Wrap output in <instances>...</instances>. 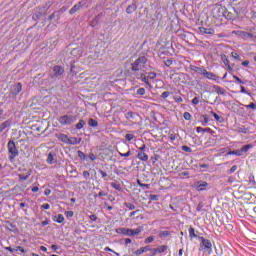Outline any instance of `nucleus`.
Wrapping results in <instances>:
<instances>
[{
  "instance_id": "nucleus-45",
  "label": "nucleus",
  "mask_w": 256,
  "mask_h": 256,
  "mask_svg": "<svg viewBox=\"0 0 256 256\" xmlns=\"http://www.w3.org/2000/svg\"><path fill=\"white\" fill-rule=\"evenodd\" d=\"M182 151L186 153H191L193 150L189 146H182Z\"/></svg>"
},
{
  "instance_id": "nucleus-3",
  "label": "nucleus",
  "mask_w": 256,
  "mask_h": 256,
  "mask_svg": "<svg viewBox=\"0 0 256 256\" xmlns=\"http://www.w3.org/2000/svg\"><path fill=\"white\" fill-rule=\"evenodd\" d=\"M143 231L142 227H138L135 229H129V228H117L115 232L118 235H125L126 237H134V235H139Z\"/></svg>"
},
{
  "instance_id": "nucleus-60",
  "label": "nucleus",
  "mask_w": 256,
  "mask_h": 256,
  "mask_svg": "<svg viewBox=\"0 0 256 256\" xmlns=\"http://www.w3.org/2000/svg\"><path fill=\"white\" fill-rule=\"evenodd\" d=\"M41 208L42 209H51V205H49L48 203H46V204H43L42 206H41Z\"/></svg>"
},
{
  "instance_id": "nucleus-31",
  "label": "nucleus",
  "mask_w": 256,
  "mask_h": 256,
  "mask_svg": "<svg viewBox=\"0 0 256 256\" xmlns=\"http://www.w3.org/2000/svg\"><path fill=\"white\" fill-rule=\"evenodd\" d=\"M29 177H31V172H27L26 175H19L20 181H27V179H29Z\"/></svg>"
},
{
  "instance_id": "nucleus-19",
  "label": "nucleus",
  "mask_w": 256,
  "mask_h": 256,
  "mask_svg": "<svg viewBox=\"0 0 256 256\" xmlns=\"http://www.w3.org/2000/svg\"><path fill=\"white\" fill-rule=\"evenodd\" d=\"M10 126H11V121L7 120L0 125V131H4V129H7V127H10Z\"/></svg>"
},
{
  "instance_id": "nucleus-50",
  "label": "nucleus",
  "mask_w": 256,
  "mask_h": 256,
  "mask_svg": "<svg viewBox=\"0 0 256 256\" xmlns=\"http://www.w3.org/2000/svg\"><path fill=\"white\" fill-rule=\"evenodd\" d=\"M169 95H171V92L165 91L162 93L161 97H162V99H167V97H169Z\"/></svg>"
},
{
  "instance_id": "nucleus-4",
  "label": "nucleus",
  "mask_w": 256,
  "mask_h": 256,
  "mask_svg": "<svg viewBox=\"0 0 256 256\" xmlns=\"http://www.w3.org/2000/svg\"><path fill=\"white\" fill-rule=\"evenodd\" d=\"M65 73V68H63V66L61 65H56L53 66L52 71L50 73V77L51 79H53V81H57V79H61V77H63Z\"/></svg>"
},
{
  "instance_id": "nucleus-35",
  "label": "nucleus",
  "mask_w": 256,
  "mask_h": 256,
  "mask_svg": "<svg viewBox=\"0 0 256 256\" xmlns=\"http://www.w3.org/2000/svg\"><path fill=\"white\" fill-rule=\"evenodd\" d=\"M126 119H134L135 117V113H133L132 111H129L125 114Z\"/></svg>"
},
{
  "instance_id": "nucleus-27",
  "label": "nucleus",
  "mask_w": 256,
  "mask_h": 256,
  "mask_svg": "<svg viewBox=\"0 0 256 256\" xmlns=\"http://www.w3.org/2000/svg\"><path fill=\"white\" fill-rule=\"evenodd\" d=\"M211 114L213 115L214 119L218 121V123H223V117L219 116L217 113L211 111Z\"/></svg>"
},
{
  "instance_id": "nucleus-54",
  "label": "nucleus",
  "mask_w": 256,
  "mask_h": 256,
  "mask_svg": "<svg viewBox=\"0 0 256 256\" xmlns=\"http://www.w3.org/2000/svg\"><path fill=\"white\" fill-rule=\"evenodd\" d=\"M143 253H145V252H143V248H140V249H138V250H136V251L134 252V255L139 256V255H143Z\"/></svg>"
},
{
  "instance_id": "nucleus-5",
  "label": "nucleus",
  "mask_w": 256,
  "mask_h": 256,
  "mask_svg": "<svg viewBox=\"0 0 256 256\" xmlns=\"http://www.w3.org/2000/svg\"><path fill=\"white\" fill-rule=\"evenodd\" d=\"M8 153L10 162L13 163V161H15V157L19 156V150H17V146H15L14 141L8 142Z\"/></svg>"
},
{
  "instance_id": "nucleus-26",
  "label": "nucleus",
  "mask_w": 256,
  "mask_h": 256,
  "mask_svg": "<svg viewBox=\"0 0 256 256\" xmlns=\"http://www.w3.org/2000/svg\"><path fill=\"white\" fill-rule=\"evenodd\" d=\"M54 161H55V156L53 155V153H49L47 157V163L49 165H53Z\"/></svg>"
},
{
  "instance_id": "nucleus-42",
  "label": "nucleus",
  "mask_w": 256,
  "mask_h": 256,
  "mask_svg": "<svg viewBox=\"0 0 256 256\" xmlns=\"http://www.w3.org/2000/svg\"><path fill=\"white\" fill-rule=\"evenodd\" d=\"M183 117L186 121H191V114L189 112H185Z\"/></svg>"
},
{
  "instance_id": "nucleus-43",
  "label": "nucleus",
  "mask_w": 256,
  "mask_h": 256,
  "mask_svg": "<svg viewBox=\"0 0 256 256\" xmlns=\"http://www.w3.org/2000/svg\"><path fill=\"white\" fill-rule=\"evenodd\" d=\"M245 107H246V109H253V110H255L256 109V104L252 102V103H250L248 105H245Z\"/></svg>"
},
{
  "instance_id": "nucleus-9",
  "label": "nucleus",
  "mask_w": 256,
  "mask_h": 256,
  "mask_svg": "<svg viewBox=\"0 0 256 256\" xmlns=\"http://www.w3.org/2000/svg\"><path fill=\"white\" fill-rule=\"evenodd\" d=\"M235 35H238V37H242V39H253V34L250 32L245 31H234Z\"/></svg>"
},
{
  "instance_id": "nucleus-16",
  "label": "nucleus",
  "mask_w": 256,
  "mask_h": 256,
  "mask_svg": "<svg viewBox=\"0 0 256 256\" xmlns=\"http://www.w3.org/2000/svg\"><path fill=\"white\" fill-rule=\"evenodd\" d=\"M138 159H140V161H149V155L143 151L138 152Z\"/></svg>"
},
{
  "instance_id": "nucleus-39",
  "label": "nucleus",
  "mask_w": 256,
  "mask_h": 256,
  "mask_svg": "<svg viewBox=\"0 0 256 256\" xmlns=\"http://www.w3.org/2000/svg\"><path fill=\"white\" fill-rule=\"evenodd\" d=\"M125 139H126V141H133V139H135V135L134 134H126Z\"/></svg>"
},
{
  "instance_id": "nucleus-13",
  "label": "nucleus",
  "mask_w": 256,
  "mask_h": 256,
  "mask_svg": "<svg viewBox=\"0 0 256 256\" xmlns=\"http://www.w3.org/2000/svg\"><path fill=\"white\" fill-rule=\"evenodd\" d=\"M79 143H81V138L70 137V138H68L67 145H79Z\"/></svg>"
},
{
  "instance_id": "nucleus-10",
  "label": "nucleus",
  "mask_w": 256,
  "mask_h": 256,
  "mask_svg": "<svg viewBox=\"0 0 256 256\" xmlns=\"http://www.w3.org/2000/svg\"><path fill=\"white\" fill-rule=\"evenodd\" d=\"M20 91H23V85L21 83H16L11 88L12 95H19Z\"/></svg>"
},
{
  "instance_id": "nucleus-49",
  "label": "nucleus",
  "mask_w": 256,
  "mask_h": 256,
  "mask_svg": "<svg viewBox=\"0 0 256 256\" xmlns=\"http://www.w3.org/2000/svg\"><path fill=\"white\" fill-rule=\"evenodd\" d=\"M65 215H66L67 219H71V217H73V215H74V212L73 211H66Z\"/></svg>"
},
{
  "instance_id": "nucleus-59",
  "label": "nucleus",
  "mask_w": 256,
  "mask_h": 256,
  "mask_svg": "<svg viewBox=\"0 0 256 256\" xmlns=\"http://www.w3.org/2000/svg\"><path fill=\"white\" fill-rule=\"evenodd\" d=\"M150 199H151V201H158L159 200V196H157V195H150Z\"/></svg>"
},
{
  "instance_id": "nucleus-56",
  "label": "nucleus",
  "mask_w": 256,
  "mask_h": 256,
  "mask_svg": "<svg viewBox=\"0 0 256 256\" xmlns=\"http://www.w3.org/2000/svg\"><path fill=\"white\" fill-rule=\"evenodd\" d=\"M235 171H237V165L232 166V167L230 168V170H229V173H230V174H233V173H235Z\"/></svg>"
},
{
  "instance_id": "nucleus-1",
  "label": "nucleus",
  "mask_w": 256,
  "mask_h": 256,
  "mask_svg": "<svg viewBox=\"0 0 256 256\" xmlns=\"http://www.w3.org/2000/svg\"><path fill=\"white\" fill-rule=\"evenodd\" d=\"M132 71H134V77L135 73H139L138 71H147V58L144 56L138 57L134 63H132Z\"/></svg>"
},
{
  "instance_id": "nucleus-55",
  "label": "nucleus",
  "mask_w": 256,
  "mask_h": 256,
  "mask_svg": "<svg viewBox=\"0 0 256 256\" xmlns=\"http://www.w3.org/2000/svg\"><path fill=\"white\" fill-rule=\"evenodd\" d=\"M83 177H84V179H89V177H91V174L89 173V171H84Z\"/></svg>"
},
{
  "instance_id": "nucleus-34",
  "label": "nucleus",
  "mask_w": 256,
  "mask_h": 256,
  "mask_svg": "<svg viewBox=\"0 0 256 256\" xmlns=\"http://www.w3.org/2000/svg\"><path fill=\"white\" fill-rule=\"evenodd\" d=\"M78 157H79L82 161H85V159H87V155H85V153H83V151H81V150L78 151Z\"/></svg>"
},
{
  "instance_id": "nucleus-20",
  "label": "nucleus",
  "mask_w": 256,
  "mask_h": 256,
  "mask_svg": "<svg viewBox=\"0 0 256 256\" xmlns=\"http://www.w3.org/2000/svg\"><path fill=\"white\" fill-rule=\"evenodd\" d=\"M88 125L90 127H99V122H97V120L93 119V118H90L88 120Z\"/></svg>"
},
{
  "instance_id": "nucleus-11",
  "label": "nucleus",
  "mask_w": 256,
  "mask_h": 256,
  "mask_svg": "<svg viewBox=\"0 0 256 256\" xmlns=\"http://www.w3.org/2000/svg\"><path fill=\"white\" fill-rule=\"evenodd\" d=\"M206 79H210V81H217L218 77L213 72L207 71V69L204 70V73L202 74Z\"/></svg>"
},
{
  "instance_id": "nucleus-17",
  "label": "nucleus",
  "mask_w": 256,
  "mask_h": 256,
  "mask_svg": "<svg viewBox=\"0 0 256 256\" xmlns=\"http://www.w3.org/2000/svg\"><path fill=\"white\" fill-rule=\"evenodd\" d=\"M81 9V2L78 4H75L69 11L70 15H73L74 13H77Z\"/></svg>"
},
{
  "instance_id": "nucleus-62",
  "label": "nucleus",
  "mask_w": 256,
  "mask_h": 256,
  "mask_svg": "<svg viewBox=\"0 0 256 256\" xmlns=\"http://www.w3.org/2000/svg\"><path fill=\"white\" fill-rule=\"evenodd\" d=\"M142 251L144 253H147V251H151L150 247L149 246H145V247H142Z\"/></svg>"
},
{
  "instance_id": "nucleus-14",
  "label": "nucleus",
  "mask_w": 256,
  "mask_h": 256,
  "mask_svg": "<svg viewBox=\"0 0 256 256\" xmlns=\"http://www.w3.org/2000/svg\"><path fill=\"white\" fill-rule=\"evenodd\" d=\"M57 139L62 143H65L66 145L67 143H69V136H67L66 134H58Z\"/></svg>"
},
{
  "instance_id": "nucleus-7",
  "label": "nucleus",
  "mask_w": 256,
  "mask_h": 256,
  "mask_svg": "<svg viewBox=\"0 0 256 256\" xmlns=\"http://www.w3.org/2000/svg\"><path fill=\"white\" fill-rule=\"evenodd\" d=\"M58 121L60 125H73V123H75V117L71 115H63L59 117Z\"/></svg>"
},
{
  "instance_id": "nucleus-6",
  "label": "nucleus",
  "mask_w": 256,
  "mask_h": 256,
  "mask_svg": "<svg viewBox=\"0 0 256 256\" xmlns=\"http://www.w3.org/2000/svg\"><path fill=\"white\" fill-rule=\"evenodd\" d=\"M200 247L204 251H208V253H211V251H213V244L211 243V240L206 239L205 237H200Z\"/></svg>"
},
{
  "instance_id": "nucleus-28",
  "label": "nucleus",
  "mask_w": 256,
  "mask_h": 256,
  "mask_svg": "<svg viewBox=\"0 0 256 256\" xmlns=\"http://www.w3.org/2000/svg\"><path fill=\"white\" fill-rule=\"evenodd\" d=\"M71 55H73L74 57H79V55H81V49H79V48H74V49L71 51Z\"/></svg>"
},
{
  "instance_id": "nucleus-15",
  "label": "nucleus",
  "mask_w": 256,
  "mask_h": 256,
  "mask_svg": "<svg viewBox=\"0 0 256 256\" xmlns=\"http://www.w3.org/2000/svg\"><path fill=\"white\" fill-rule=\"evenodd\" d=\"M52 220L54 221V223H63V221H65V217L63 216V214H58L53 216Z\"/></svg>"
},
{
  "instance_id": "nucleus-37",
  "label": "nucleus",
  "mask_w": 256,
  "mask_h": 256,
  "mask_svg": "<svg viewBox=\"0 0 256 256\" xmlns=\"http://www.w3.org/2000/svg\"><path fill=\"white\" fill-rule=\"evenodd\" d=\"M145 93H146L145 88H139V89L136 91V95H140V96L145 95Z\"/></svg>"
},
{
  "instance_id": "nucleus-12",
  "label": "nucleus",
  "mask_w": 256,
  "mask_h": 256,
  "mask_svg": "<svg viewBox=\"0 0 256 256\" xmlns=\"http://www.w3.org/2000/svg\"><path fill=\"white\" fill-rule=\"evenodd\" d=\"M191 71L198 73V75H203L205 73V68L197 67L195 65H190Z\"/></svg>"
},
{
  "instance_id": "nucleus-41",
  "label": "nucleus",
  "mask_w": 256,
  "mask_h": 256,
  "mask_svg": "<svg viewBox=\"0 0 256 256\" xmlns=\"http://www.w3.org/2000/svg\"><path fill=\"white\" fill-rule=\"evenodd\" d=\"M233 79H235V81H237L240 85H245V81L241 80V78H239L238 76H233Z\"/></svg>"
},
{
  "instance_id": "nucleus-64",
  "label": "nucleus",
  "mask_w": 256,
  "mask_h": 256,
  "mask_svg": "<svg viewBox=\"0 0 256 256\" xmlns=\"http://www.w3.org/2000/svg\"><path fill=\"white\" fill-rule=\"evenodd\" d=\"M90 220L91 221H96L97 220V216H95V214L90 215Z\"/></svg>"
},
{
  "instance_id": "nucleus-38",
  "label": "nucleus",
  "mask_w": 256,
  "mask_h": 256,
  "mask_svg": "<svg viewBox=\"0 0 256 256\" xmlns=\"http://www.w3.org/2000/svg\"><path fill=\"white\" fill-rule=\"evenodd\" d=\"M125 207H127V209H129V211H135V205L134 204L126 203Z\"/></svg>"
},
{
  "instance_id": "nucleus-58",
  "label": "nucleus",
  "mask_w": 256,
  "mask_h": 256,
  "mask_svg": "<svg viewBox=\"0 0 256 256\" xmlns=\"http://www.w3.org/2000/svg\"><path fill=\"white\" fill-rule=\"evenodd\" d=\"M192 103L193 105H199V98L198 97L193 98Z\"/></svg>"
},
{
  "instance_id": "nucleus-30",
  "label": "nucleus",
  "mask_w": 256,
  "mask_h": 256,
  "mask_svg": "<svg viewBox=\"0 0 256 256\" xmlns=\"http://www.w3.org/2000/svg\"><path fill=\"white\" fill-rule=\"evenodd\" d=\"M228 155H236V157H241L243 153H241V150H234V151L228 152Z\"/></svg>"
},
{
  "instance_id": "nucleus-25",
  "label": "nucleus",
  "mask_w": 256,
  "mask_h": 256,
  "mask_svg": "<svg viewBox=\"0 0 256 256\" xmlns=\"http://www.w3.org/2000/svg\"><path fill=\"white\" fill-rule=\"evenodd\" d=\"M111 187L113 189H115L116 191H123V188H121V184H119L117 182H112L111 183Z\"/></svg>"
},
{
  "instance_id": "nucleus-8",
  "label": "nucleus",
  "mask_w": 256,
  "mask_h": 256,
  "mask_svg": "<svg viewBox=\"0 0 256 256\" xmlns=\"http://www.w3.org/2000/svg\"><path fill=\"white\" fill-rule=\"evenodd\" d=\"M193 187L194 189H196V191H207V188L209 187V183L200 180L195 182Z\"/></svg>"
},
{
  "instance_id": "nucleus-32",
  "label": "nucleus",
  "mask_w": 256,
  "mask_h": 256,
  "mask_svg": "<svg viewBox=\"0 0 256 256\" xmlns=\"http://www.w3.org/2000/svg\"><path fill=\"white\" fill-rule=\"evenodd\" d=\"M85 127V121L79 120V122L76 124V129H83Z\"/></svg>"
},
{
  "instance_id": "nucleus-40",
  "label": "nucleus",
  "mask_w": 256,
  "mask_h": 256,
  "mask_svg": "<svg viewBox=\"0 0 256 256\" xmlns=\"http://www.w3.org/2000/svg\"><path fill=\"white\" fill-rule=\"evenodd\" d=\"M120 157H130L131 156V150H128L126 153L118 152Z\"/></svg>"
},
{
  "instance_id": "nucleus-57",
  "label": "nucleus",
  "mask_w": 256,
  "mask_h": 256,
  "mask_svg": "<svg viewBox=\"0 0 256 256\" xmlns=\"http://www.w3.org/2000/svg\"><path fill=\"white\" fill-rule=\"evenodd\" d=\"M209 123V118L204 116V120L202 122V125L206 127V125Z\"/></svg>"
},
{
  "instance_id": "nucleus-61",
  "label": "nucleus",
  "mask_w": 256,
  "mask_h": 256,
  "mask_svg": "<svg viewBox=\"0 0 256 256\" xmlns=\"http://www.w3.org/2000/svg\"><path fill=\"white\" fill-rule=\"evenodd\" d=\"M99 173L103 177V179H105V177H107V172H105L103 170H99Z\"/></svg>"
},
{
  "instance_id": "nucleus-21",
  "label": "nucleus",
  "mask_w": 256,
  "mask_h": 256,
  "mask_svg": "<svg viewBox=\"0 0 256 256\" xmlns=\"http://www.w3.org/2000/svg\"><path fill=\"white\" fill-rule=\"evenodd\" d=\"M202 33H205L206 35H213L215 33V30L211 28H201L200 30Z\"/></svg>"
},
{
  "instance_id": "nucleus-47",
  "label": "nucleus",
  "mask_w": 256,
  "mask_h": 256,
  "mask_svg": "<svg viewBox=\"0 0 256 256\" xmlns=\"http://www.w3.org/2000/svg\"><path fill=\"white\" fill-rule=\"evenodd\" d=\"M155 241V236H150L145 239V243H153Z\"/></svg>"
},
{
  "instance_id": "nucleus-52",
  "label": "nucleus",
  "mask_w": 256,
  "mask_h": 256,
  "mask_svg": "<svg viewBox=\"0 0 256 256\" xmlns=\"http://www.w3.org/2000/svg\"><path fill=\"white\" fill-rule=\"evenodd\" d=\"M88 157H89V160H90V161H96V160H97V156H95V154H93V153H90V154L88 155Z\"/></svg>"
},
{
  "instance_id": "nucleus-44",
  "label": "nucleus",
  "mask_w": 256,
  "mask_h": 256,
  "mask_svg": "<svg viewBox=\"0 0 256 256\" xmlns=\"http://www.w3.org/2000/svg\"><path fill=\"white\" fill-rule=\"evenodd\" d=\"M233 59H237L238 61H241V56H239V54H237V52H232L231 53Z\"/></svg>"
},
{
  "instance_id": "nucleus-46",
  "label": "nucleus",
  "mask_w": 256,
  "mask_h": 256,
  "mask_svg": "<svg viewBox=\"0 0 256 256\" xmlns=\"http://www.w3.org/2000/svg\"><path fill=\"white\" fill-rule=\"evenodd\" d=\"M174 101L175 103H183V98L181 96H175Z\"/></svg>"
},
{
  "instance_id": "nucleus-29",
  "label": "nucleus",
  "mask_w": 256,
  "mask_h": 256,
  "mask_svg": "<svg viewBox=\"0 0 256 256\" xmlns=\"http://www.w3.org/2000/svg\"><path fill=\"white\" fill-rule=\"evenodd\" d=\"M171 235V233L167 230H162L159 232V237L165 238V237H169Z\"/></svg>"
},
{
  "instance_id": "nucleus-18",
  "label": "nucleus",
  "mask_w": 256,
  "mask_h": 256,
  "mask_svg": "<svg viewBox=\"0 0 256 256\" xmlns=\"http://www.w3.org/2000/svg\"><path fill=\"white\" fill-rule=\"evenodd\" d=\"M214 90L218 95H225V89H223L221 86H214Z\"/></svg>"
},
{
  "instance_id": "nucleus-24",
  "label": "nucleus",
  "mask_w": 256,
  "mask_h": 256,
  "mask_svg": "<svg viewBox=\"0 0 256 256\" xmlns=\"http://www.w3.org/2000/svg\"><path fill=\"white\" fill-rule=\"evenodd\" d=\"M249 149H253V145H251V144L244 145L241 148L240 153H247V151H249Z\"/></svg>"
},
{
  "instance_id": "nucleus-63",
  "label": "nucleus",
  "mask_w": 256,
  "mask_h": 256,
  "mask_svg": "<svg viewBox=\"0 0 256 256\" xmlns=\"http://www.w3.org/2000/svg\"><path fill=\"white\" fill-rule=\"evenodd\" d=\"M177 139V136L175 134H170V141H175Z\"/></svg>"
},
{
  "instance_id": "nucleus-33",
  "label": "nucleus",
  "mask_w": 256,
  "mask_h": 256,
  "mask_svg": "<svg viewBox=\"0 0 256 256\" xmlns=\"http://www.w3.org/2000/svg\"><path fill=\"white\" fill-rule=\"evenodd\" d=\"M189 236H190L192 239H197V236L195 235V228H190V229H189Z\"/></svg>"
},
{
  "instance_id": "nucleus-2",
  "label": "nucleus",
  "mask_w": 256,
  "mask_h": 256,
  "mask_svg": "<svg viewBox=\"0 0 256 256\" xmlns=\"http://www.w3.org/2000/svg\"><path fill=\"white\" fill-rule=\"evenodd\" d=\"M134 78L142 81L143 83H145V85H147V87H149L150 89H153V85H151V83L149 82V79H156L157 78V73H155V72L135 73Z\"/></svg>"
},
{
  "instance_id": "nucleus-36",
  "label": "nucleus",
  "mask_w": 256,
  "mask_h": 256,
  "mask_svg": "<svg viewBox=\"0 0 256 256\" xmlns=\"http://www.w3.org/2000/svg\"><path fill=\"white\" fill-rule=\"evenodd\" d=\"M156 249H158V254L165 253V250L167 249V246L162 245V246H159Z\"/></svg>"
},
{
  "instance_id": "nucleus-22",
  "label": "nucleus",
  "mask_w": 256,
  "mask_h": 256,
  "mask_svg": "<svg viewBox=\"0 0 256 256\" xmlns=\"http://www.w3.org/2000/svg\"><path fill=\"white\" fill-rule=\"evenodd\" d=\"M136 9H137V5L135 4L129 5L126 9V13L131 14L135 12Z\"/></svg>"
},
{
  "instance_id": "nucleus-48",
  "label": "nucleus",
  "mask_w": 256,
  "mask_h": 256,
  "mask_svg": "<svg viewBox=\"0 0 256 256\" xmlns=\"http://www.w3.org/2000/svg\"><path fill=\"white\" fill-rule=\"evenodd\" d=\"M104 251H109L110 253H114V255L119 256V253L115 252L113 249H111L110 247H105Z\"/></svg>"
},
{
  "instance_id": "nucleus-23",
  "label": "nucleus",
  "mask_w": 256,
  "mask_h": 256,
  "mask_svg": "<svg viewBox=\"0 0 256 256\" xmlns=\"http://www.w3.org/2000/svg\"><path fill=\"white\" fill-rule=\"evenodd\" d=\"M196 131L198 133H211V128L197 127Z\"/></svg>"
},
{
  "instance_id": "nucleus-51",
  "label": "nucleus",
  "mask_w": 256,
  "mask_h": 256,
  "mask_svg": "<svg viewBox=\"0 0 256 256\" xmlns=\"http://www.w3.org/2000/svg\"><path fill=\"white\" fill-rule=\"evenodd\" d=\"M240 89V93H244L245 95H249V97H251L252 94L250 92L245 91V88L243 86H240Z\"/></svg>"
},
{
  "instance_id": "nucleus-53",
  "label": "nucleus",
  "mask_w": 256,
  "mask_h": 256,
  "mask_svg": "<svg viewBox=\"0 0 256 256\" xmlns=\"http://www.w3.org/2000/svg\"><path fill=\"white\" fill-rule=\"evenodd\" d=\"M7 229H9V231H15V225H13L12 223H8L7 225Z\"/></svg>"
}]
</instances>
